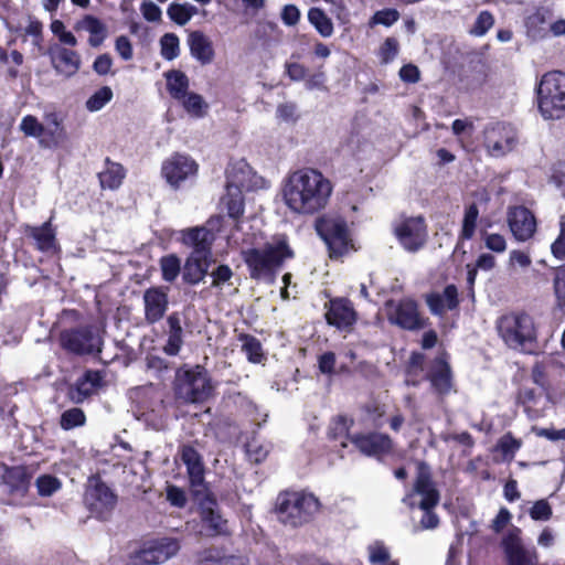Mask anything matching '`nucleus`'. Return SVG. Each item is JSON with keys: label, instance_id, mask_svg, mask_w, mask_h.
I'll return each instance as SVG.
<instances>
[{"label": "nucleus", "instance_id": "obj_1", "mask_svg": "<svg viewBox=\"0 0 565 565\" xmlns=\"http://www.w3.org/2000/svg\"><path fill=\"white\" fill-rule=\"evenodd\" d=\"M333 186L319 170L298 169L289 173L281 186L286 206L296 214L312 215L323 210L330 200Z\"/></svg>", "mask_w": 565, "mask_h": 565}, {"label": "nucleus", "instance_id": "obj_2", "mask_svg": "<svg viewBox=\"0 0 565 565\" xmlns=\"http://www.w3.org/2000/svg\"><path fill=\"white\" fill-rule=\"evenodd\" d=\"M242 256L253 279L270 282L281 264L294 257V250L287 236L279 234L273 236L263 248L243 249Z\"/></svg>", "mask_w": 565, "mask_h": 565}, {"label": "nucleus", "instance_id": "obj_3", "mask_svg": "<svg viewBox=\"0 0 565 565\" xmlns=\"http://www.w3.org/2000/svg\"><path fill=\"white\" fill-rule=\"evenodd\" d=\"M265 186V180L257 175L245 160L232 162L227 168L226 193L222 198V205L232 218H238L244 213V191H252Z\"/></svg>", "mask_w": 565, "mask_h": 565}, {"label": "nucleus", "instance_id": "obj_4", "mask_svg": "<svg viewBox=\"0 0 565 565\" xmlns=\"http://www.w3.org/2000/svg\"><path fill=\"white\" fill-rule=\"evenodd\" d=\"M438 501L439 493L430 480L428 467L419 462L414 490L404 498V502L411 508L418 507L423 510L424 514L420 520L422 530H433L438 526L439 519L437 514L433 512V508L437 505Z\"/></svg>", "mask_w": 565, "mask_h": 565}, {"label": "nucleus", "instance_id": "obj_5", "mask_svg": "<svg viewBox=\"0 0 565 565\" xmlns=\"http://www.w3.org/2000/svg\"><path fill=\"white\" fill-rule=\"evenodd\" d=\"M497 329L503 342L513 350L531 353L536 343V328L527 313H510L498 320Z\"/></svg>", "mask_w": 565, "mask_h": 565}, {"label": "nucleus", "instance_id": "obj_6", "mask_svg": "<svg viewBox=\"0 0 565 565\" xmlns=\"http://www.w3.org/2000/svg\"><path fill=\"white\" fill-rule=\"evenodd\" d=\"M537 106L546 120L565 116V73L554 71L543 75L537 87Z\"/></svg>", "mask_w": 565, "mask_h": 565}, {"label": "nucleus", "instance_id": "obj_7", "mask_svg": "<svg viewBox=\"0 0 565 565\" xmlns=\"http://www.w3.org/2000/svg\"><path fill=\"white\" fill-rule=\"evenodd\" d=\"M316 230L328 246L331 258H340L356 249L351 231L340 216L324 215L318 218Z\"/></svg>", "mask_w": 565, "mask_h": 565}, {"label": "nucleus", "instance_id": "obj_8", "mask_svg": "<svg viewBox=\"0 0 565 565\" xmlns=\"http://www.w3.org/2000/svg\"><path fill=\"white\" fill-rule=\"evenodd\" d=\"M319 502L310 493L285 492L278 495L276 512L284 524L298 526L318 511Z\"/></svg>", "mask_w": 565, "mask_h": 565}, {"label": "nucleus", "instance_id": "obj_9", "mask_svg": "<svg viewBox=\"0 0 565 565\" xmlns=\"http://www.w3.org/2000/svg\"><path fill=\"white\" fill-rule=\"evenodd\" d=\"M213 390L209 373L198 365L179 374L175 394L185 403H203L212 395Z\"/></svg>", "mask_w": 565, "mask_h": 565}, {"label": "nucleus", "instance_id": "obj_10", "mask_svg": "<svg viewBox=\"0 0 565 565\" xmlns=\"http://www.w3.org/2000/svg\"><path fill=\"white\" fill-rule=\"evenodd\" d=\"M198 169L194 159L185 153L175 152L162 162L161 174L171 188L179 189L195 179Z\"/></svg>", "mask_w": 565, "mask_h": 565}, {"label": "nucleus", "instance_id": "obj_11", "mask_svg": "<svg viewBox=\"0 0 565 565\" xmlns=\"http://www.w3.org/2000/svg\"><path fill=\"white\" fill-rule=\"evenodd\" d=\"M63 349L75 354H92L100 352L103 339L95 327H81L65 330L60 337Z\"/></svg>", "mask_w": 565, "mask_h": 565}, {"label": "nucleus", "instance_id": "obj_12", "mask_svg": "<svg viewBox=\"0 0 565 565\" xmlns=\"http://www.w3.org/2000/svg\"><path fill=\"white\" fill-rule=\"evenodd\" d=\"M394 234L402 247L411 253L420 249L428 236L427 226L422 216L399 220L394 225Z\"/></svg>", "mask_w": 565, "mask_h": 565}, {"label": "nucleus", "instance_id": "obj_13", "mask_svg": "<svg viewBox=\"0 0 565 565\" xmlns=\"http://www.w3.org/2000/svg\"><path fill=\"white\" fill-rule=\"evenodd\" d=\"M385 312L388 321L406 330H416L424 327V319L418 312L417 303L411 299L387 300Z\"/></svg>", "mask_w": 565, "mask_h": 565}, {"label": "nucleus", "instance_id": "obj_14", "mask_svg": "<svg viewBox=\"0 0 565 565\" xmlns=\"http://www.w3.org/2000/svg\"><path fill=\"white\" fill-rule=\"evenodd\" d=\"M180 543L173 537H156L143 542L137 553V561L145 564L160 565L178 554Z\"/></svg>", "mask_w": 565, "mask_h": 565}, {"label": "nucleus", "instance_id": "obj_15", "mask_svg": "<svg viewBox=\"0 0 565 565\" xmlns=\"http://www.w3.org/2000/svg\"><path fill=\"white\" fill-rule=\"evenodd\" d=\"M516 143L515 130L505 124H493L484 130V146L491 157H502L512 151Z\"/></svg>", "mask_w": 565, "mask_h": 565}, {"label": "nucleus", "instance_id": "obj_16", "mask_svg": "<svg viewBox=\"0 0 565 565\" xmlns=\"http://www.w3.org/2000/svg\"><path fill=\"white\" fill-rule=\"evenodd\" d=\"M508 224L518 242H526L532 238L537 225L534 214L524 206H514L509 210Z\"/></svg>", "mask_w": 565, "mask_h": 565}, {"label": "nucleus", "instance_id": "obj_17", "mask_svg": "<svg viewBox=\"0 0 565 565\" xmlns=\"http://www.w3.org/2000/svg\"><path fill=\"white\" fill-rule=\"evenodd\" d=\"M49 55L55 72L64 77L75 75L81 67V56L76 51L55 45L50 49Z\"/></svg>", "mask_w": 565, "mask_h": 565}, {"label": "nucleus", "instance_id": "obj_18", "mask_svg": "<svg viewBox=\"0 0 565 565\" xmlns=\"http://www.w3.org/2000/svg\"><path fill=\"white\" fill-rule=\"evenodd\" d=\"M351 443L366 456H382L391 451L393 443L387 435L372 433L366 435H352Z\"/></svg>", "mask_w": 565, "mask_h": 565}, {"label": "nucleus", "instance_id": "obj_19", "mask_svg": "<svg viewBox=\"0 0 565 565\" xmlns=\"http://www.w3.org/2000/svg\"><path fill=\"white\" fill-rule=\"evenodd\" d=\"M326 318L329 324L338 329H347L355 322L356 312L348 299L337 298L330 300Z\"/></svg>", "mask_w": 565, "mask_h": 565}, {"label": "nucleus", "instance_id": "obj_20", "mask_svg": "<svg viewBox=\"0 0 565 565\" xmlns=\"http://www.w3.org/2000/svg\"><path fill=\"white\" fill-rule=\"evenodd\" d=\"M86 501L90 510L96 513L98 518H105V515L114 509L116 495L106 484L97 482L87 490Z\"/></svg>", "mask_w": 565, "mask_h": 565}, {"label": "nucleus", "instance_id": "obj_21", "mask_svg": "<svg viewBox=\"0 0 565 565\" xmlns=\"http://www.w3.org/2000/svg\"><path fill=\"white\" fill-rule=\"evenodd\" d=\"M143 305L146 321L156 323L163 318L168 310V295L161 288H149L143 292Z\"/></svg>", "mask_w": 565, "mask_h": 565}, {"label": "nucleus", "instance_id": "obj_22", "mask_svg": "<svg viewBox=\"0 0 565 565\" xmlns=\"http://www.w3.org/2000/svg\"><path fill=\"white\" fill-rule=\"evenodd\" d=\"M212 262V255L204 252H191L185 260L182 277L185 282L196 285L204 279Z\"/></svg>", "mask_w": 565, "mask_h": 565}, {"label": "nucleus", "instance_id": "obj_23", "mask_svg": "<svg viewBox=\"0 0 565 565\" xmlns=\"http://www.w3.org/2000/svg\"><path fill=\"white\" fill-rule=\"evenodd\" d=\"M100 382L102 376L98 372L87 371L68 387L67 396L73 403L81 404L96 391Z\"/></svg>", "mask_w": 565, "mask_h": 565}, {"label": "nucleus", "instance_id": "obj_24", "mask_svg": "<svg viewBox=\"0 0 565 565\" xmlns=\"http://www.w3.org/2000/svg\"><path fill=\"white\" fill-rule=\"evenodd\" d=\"M186 42L192 57L202 65L210 64L214 60L213 43L202 31L190 32Z\"/></svg>", "mask_w": 565, "mask_h": 565}, {"label": "nucleus", "instance_id": "obj_25", "mask_svg": "<svg viewBox=\"0 0 565 565\" xmlns=\"http://www.w3.org/2000/svg\"><path fill=\"white\" fill-rule=\"evenodd\" d=\"M25 233L34 239L39 250L47 254H54L58 250L56 234L51 220L41 226H28Z\"/></svg>", "mask_w": 565, "mask_h": 565}, {"label": "nucleus", "instance_id": "obj_26", "mask_svg": "<svg viewBox=\"0 0 565 565\" xmlns=\"http://www.w3.org/2000/svg\"><path fill=\"white\" fill-rule=\"evenodd\" d=\"M180 233L182 243L192 247V252L200 250L206 255H212L211 246L214 241V234L211 230L201 226L182 230Z\"/></svg>", "mask_w": 565, "mask_h": 565}, {"label": "nucleus", "instance_id": "obj_27", "mask_svg": "<svg viewBox=\"0 0 565 565\" xmlns=\"http://www.w3.org/2000/svg\"><path fill=\"white\" fill-rule=\"evenodd\" d=\"M428 379L434 392L440 397L450 394L454 390L450 367L443 359L435 361Z\"/></svg>", "mask_w": 565, "mask_h": 565}, {"label": "nucleus", "instance_id": "obj_28", "mask_svg": "<svg viewBox=\"0 0 565 565\" xmlns=\"http://www.w3.org/2000/svg\"><path fill=\"white\" fill-rule=\"evenodd\" d=\"M426 303L434 315H443L458 305V290L455 285H448L443 292H431L426 296Z\"/></svg>", "mask_w": 565, "mask_h": 565}, {"label": "nucleus", "instance_id": "obj_29", "mask_svg": "<svg viewBox=\"0 0 565 565\" xmlns=\"http://www.w3.org/2000/svg\"><path fill=\"white\" fill-rule=\"evenodd\" d=\"M181 459L186 466L190 483L193 488L202 487L204 481V467L199 452L192 447L182 448Z\"/></svg>", "mask_w": 565, "mask_h": 565}, {"label": "nucleus", "instance_id": "obj_30", "mask_svg": "<svg viewBox=\"0 0 565 565\" xmlns=\"http://www.w3.org/2000/svg\"><path fill=\"white\" fill-rule=\"evenodd\" d=\"M519 399L524 407V412L530 419H537L544 415L547 405V398L542 392H535L531 388H523L519 394Z\"/></svg>", "mask_w": 565, "mask_h": 565}, {"label": "nucleus", "instance_id": "obj_31", "mask_svg": "<svg viewBox=\"0 0 565 565\" xmlns=\"http://www.w3.org/2000/svg\"><path fill=\"white\" fill-rule=\"evenodd\" d=\"M46 126L40 139V146L45 148L57 147L65 139V130L56 113L45 114Z\"/></svg>", "mask_w": 565, "mask_h": 565}, {"label": "nucleus", "instance_id": "obj_32", "mask_svg": "<svg viewBox=\"0 0 565 565\" xmlns=\"http://www.w3.org/2000/svg\"><path fill=\"white\" fill-rule=\"evenodd\" d=\"M75 29L89 34L88 43L93 47L100 46L108 33L105 23L93 15H85L76 23Z\"/></svg>", "mask_w": 565, "mask_h": 565}, {"label": "nucleus", "instance_id": "obj_33", "mask_svg": "<svg viewBox=\"0 0 565 565\" xmlns=\"http://www.w3.org/2000/svg\"><path fill=\"white\" fill-rule=\"evenodd\" d=\"M126 177L124 167L109 159L105 161V168L98 173L100 186L103 189L116 190L118 189Z\"/></svg>", "mask_w": 565, "mask_h": 565}, {"label": "nucleus", "instance_id": "obj_34", "mask_svg": "<svg viewBox=\"0 0 565 565\" xmlns=\"http://www.w3.org/2000/svg\"><path fill=\"white\" fill-rule=\"evenodd\" d=\"M201 516L203 523L211 530V534H225L227 532V522L217 512L214 501L207 500L202 503Z\"/></svg>", "mask_w": 565, "mask_h": 565}, {"label": "nucleus", "instance_id": "obj_35", "mask_svg": "<svg viewBox=\"0 0 565 565\" xmlns=\"http://www.w3.org/2000/svg\"><path fill=\"white\" fill-rule=\"evenodd\" d=\"M2 482L9 492L24 493L28 489V477L22 468L2 467Z\"/></svg>", "mask_w": 565, "mask_h": 565}, {"label": "nucleus", "instance_id": "obj_36", "mask_svg": "<svg viewBox=\"0 0 565 565\" xmlns=\"http://www.w3.org/2000/svg\"><path fill=\"white\" fill-rule=\"evenodd\" d=\"M367 561L372 565H399L397 559H393L390 548L382 541H374L366 547Z\"/></svg>", "mask_w": 565, "mask_h": 565}, {"label": "nucleus", "instance_id": "obj_37", "mask_svg": "<svg viewBox=\"0 0 565 565\" xmlns=\"http://www.w3.org/2000/svg\"><path fill=\"white\" fill-rule=\"evenodd\" d=\"M166 78L168 92L174 99L180 100L185 97L189 88V78L184 73L170 71L166 73Z\"/></svg>", "mask_w": 565, "mask_h": 565}, {"label": "nucleus", "instance_id": "obj_38", "mask_svg": "<svg viewBox=\"0 0 565 565\" xmlns=\"http://www.w3.org/2000/svg\"><path fill=\"white\" fill-rule=\"evenodd\" d=\"M353 424V420L347 416H337L332 419L329 426V436L334 440H340L342 447H347V439L351 440L349 430Z\"/></svg>", "mask_w": 565, "mask_h": 565}, {"label": "nucleus", "instance_id": "obj_39", "mask_svg": "<svg viewBox=\"0 0 565 565\" xmlns=\"http://www.w3.org/2000/svg\"><path fill=\"white\" fill-rule=\"evenodd\" d=\"M168 17L179 25H185L195 14L198 8L191 3H171L167 10Z\"/></svg>", "mask_w": 565, "mask_h": 565}, {"label": "nucleus", "instance_id": "obj_40", "mask_svg": "<svg viewBox=\"0 0 565 565\" xmlns=\"http://www.w3.org/2000/svg\"><path fill=\"white\" fill-rule=\"evenodd\" d=\"M308 20L321 36L329 38L333 34L332 21L323 10L311 8L308 12Z\"/></svg>", "mask_w": 565, "mask_h": 565}, {"label": "nucleus", "instance_id": "obj_41", "mask_svg": "<svg viewBox=\"0 0 565 565\" xmlns=\"http://www.w3.org/2000/svg\"><path fill=\"white\" fill-rule=\"evenodd\" d=\"M179 102L182 103L185 111L195 118L204 117L209 108L204 98L196 93H188L185 97L181 98Z\"/></svg>", "mask_w": 565, "mask_h": 565}, {"label": "nucleus", "instance_id": "obj_42", "mask_svg": "<svg viewBox=\"0 0 565 565\" xmlns=\"http://www.w3.org/2000/svg\"><path fill=\"white\" fill-rule=\"evenodd\" d=\"M242 350L245 352L247 360L252 363H264L266 361V355L263 351L262 344L259 340L252 335H242Z\"/></svg>", "mask_w": 565, "mask_h": 565}, {"label": "nucleus", "instance_id": "obj_43", "mask_svg": "<svg viewBox=\"0 0 565 565\" xmlns=\"http://www.w3.org/2000/svg\"><path fill=\"white\" fill-rule=\"evenodd\" d=\"M521 447L522 440L513 437L511 433H507L498 440L495 450L501 454L502 460L512 461Z\"/></svg>", "mask_w": 565, "mask_h": 565}, {"label": "nucleus", "instance_id": "obj_44", "mask_svg": "<svg viewBox=\"0 0 565 565\" xmlns=\"http://www.w3.org/2000/svg\"><path fill=\"white\" fill-rule=\"evenodd\" d=\"M170 324V332L168 337V341L163 348V351L168 355H177L182 345V329L179 324V321L174 317H169L168 319Z\"/></svg>", "mask_w": 565, "mask_h": 565}, {"label": "nucleus", "instance_id": "obj_45", "mask_svg": "<svg viewBox=\"0 0 565 565\" xmlns=\"http://www.w3.org/2000/svg\"><path fill=\"white\" fill-rule=\"evenodd\" d=\"M113 96L111 88L103 86L86 100V109L90 113L99 111L113 99Z\"/></svg>", "mask_w": 565, "mask_h": 565}, {"label": "nucleus", "instance_id": "obj_46", "mask_svg": "<svg viewBox=\"0 0 565 565\" xmlns=\"http://www.w3.org/2000/svg\"><path fill=\"white\" fill-rule=\"evenodd\" d=\"M478 216H479L478 206L475 203L470 204L465 211V215H463V220H462V227H461V233H460L461 238L470 239L473 237V235L476 233V228H477Z\"/></svg>", "mask_w": 565, "mask_h": 565}, {"label": "nucleus", "instance_id": "obj_47", "mask_svg": "<svg viewBox=\"0 0 565 565\" xmlns=\"http://www.w3.org/2000/svg\"><path fill=\"white\" fill-rule=\"evenodd\" d=\"M161 55L167 61L177 58L180 54V41L174 33H166L160 39Z\"/></svg>", "mask_w": 565, "mask_h": 565}, {"label": "nucleus", "instance_id": "obj_48", "mask_svg": "<svg viewBox=\"0 0 565 565\" xmlns=\"http://www.w3.org/2000/svg\"><path fill=\"white\" fill-rule=\"evenodd\" d=\"M86 416L81 408H70L61 415L60 425L64 430H71L85 424Z\"/></svg>", "mask_w": 565, "mask_h": 565}, {"label": "nucleus", "instance_id": "obj_49", "mask_svg": "<svg viewBox=\"0 0 565 565\" xmlns=\"http://www.w3.org/2000/svg\"><path fill=\"white\" fill-rule=\"evenodd\" d=\"M160 267L163 280L172 282L180 274L181 262L175 255H168L161 258Z\"/></svg>", "mask_w": 565, "mask_h": 565}, {"label": "nucleus", "instance_id": "obj_50", "mask_svg": "<svg viewBox=\"0 0 565 565\" xmlns=\"http://www.w3.org/2000/svg\"><path fill=\"white\" fill-rule=\"evenodd\" d=\"M20 130L26 137L41 138L44 134V125L35 116L26 115L21 119Z\"/></svg>", "mask_w": 565, "mask_h": 565}, {"label": "nucleus", "instance_id": "obj_51", "mask_svg": "<svg viewBox=\"0 0 565 565\" xmlns=\"http://www.w3.org/2000/svg\"><path fill=\"white\" fill-rule=\"evenodd\" d=\"M38 492L42 497H50L61 488V482L57 478L44 475L36 479Z\"/></svg>", "mask_w": 565, "mask_h": 565}, {"label": "nucleus", "instance_id": "obj_52", "mask_svg": "<svg viewBox=\"0 0 565 565\" xmlns=\"http://www.w3.org/2000/svg\"><path fill=\"white\" fill-rule=\"evenodd\" d=\"M529 514L534 521H548L553 515V511L547 500L541 499L532 504Z\"/></svg>", "mask_w": 565, "mask_h": 565}, {"label": "nucleus", "instance_id": "obj_53", "mask_svg": "<svg viewBox=\"0 0 565 565\" xmlns=\"http://www.w3.org/2000/svg\"><path fill=\"white\" fill-rule=\"evenodd\" d=\"M210 275L212 277V287L222 289L225 285H230L233 270L227 265H218Z\"/></svg>", "mask_w": 565, "mask_h": 565}, {"label": "nucleus", "instance_id": "obj_54", "mask_svg": "<svg viewBox=\"0 0 565 565\" xmlns=\"http://www.w3.org/2000/svg\"><path fill=\"white\" fill-rule=\"evenodd\" d=\"M399 19V12L396 9H383L376 11L370 21V25L391 26Z\"/></svg>", "mask_w": 565, "mask_h": 565}, {"label": "nucleus", "instance_id": "obj_55", "mask_svg": "<svg viewBox=\"0 0 565 565\" xmlns=\"http://www.w3.org/2000/svg\"><path fill=\"white\" fill-rule=\"evenodd\" d=\"M51 31L55 36H57L61 43L70 46H75L77 44L75 35L71 31L66 30L65 24L61 20H54L51 23Z\"/></svg>", "mask_w": 565, "mask_h": 565}, {"label": "nucleus", "instance_id": "obj_56", "mask_svg": "<svg viewBox=\"0 0 565 565\" xmlns=\"http://www.w3.org/2000/svg\"><path fill=\"white\" fill-rule=\"evenodd\" d=\"M532 259L527 252L522 249H512L509 253L508 266L511 269H515L520 267L522 269H526L531 266Z\"/></svg>", "mask_w": 565, "mask_h": 565}, {"label": "nucleus", "instance_id": "obj_57", "mask_svg": "<svg viewBox=\"0 0 565 565\" xmlns=\"http://www.w3.org/2000/svg\"><path fill=\"white\" fill-rule=\"evenodd\" d=\"M268 447L253 439L246 445V454L250 461L259 463L264 461L268 455Z\"/></svg>", "mask_w": 565, "mask_h": 565}, {"label": "nucleus", "instance_id": "obj_58", "mask_svg": "<svg viewBox=\"0 0 565 565\" xmlns=\"http://www.w3.org/2000/svg\"><path fill=\"white\" fill-rule=\"evenodd\" d=\"M494 19L489 11H481L477 17L471 33L477 36L484 35L493 25Z\"/></svg>", "mask_w": 565, "mask_h": 565}, {"label": "nucleus", "instance_id": "obj_59", "mask_svg": "<svg viewBox=\"0 0 565 565\" xmlns=\"http://www.w3.org/2000/svg\"><path fill=\"white\" fill-rule=\"evenodd\" d=\"M214 554H216L215 551H207L204 555V562L206 565H244V562L239 557H216Z\"/></svg>", "mask_w": 565, "mask_h": 565}, {"label": "nucleus", "instance_id": "obj_60", "mask_svg": "<svg viewBox=\"0 0 565 565\" xmlns=\"http://www.w3.org/2000/svg\"><path fill=\"white\" fill-rule=\"evenodd\" d=\"M398 53V42L394 38H387L380 49L382 62L388 63L395 58Z\"/></svg>", "mask_w": 565, "mask_h": 565}, {"label": "nucleus", "instance_id": "obj_61", "mask_svg": "<svg viewBox=\"0 0 565 565\" xmlns=\"http://www.w3.org/2000/svg\"><path fill=\"white\" fill-rule=\"evenodd\" d=\"M559 235L551 246L552 254L558 259H565V216H561Z\"/></svg>", "mask_w": 565, "mask_h": 565}, {"label": "nucleus", "instance_id": "obj_62", "mask_svg": "<svg viewBox=\"0 0 565 565\" xmlns=\"http://www.w3.org/2000/svg\"><path fill=\"white\" fill-rule=\"evenodd\" d=\"M483 241L486 247L494 253H503L507 249V241L501 234H486Z\"/></svg>", "mask_w": 565, "mask_h": 565}, {"label": "nucleus", "instance_id": "obj_63", "mask_svg": "<svg viewBox=\"0 0 565 565\" xmlns=\"http://www.w3.org/2000/svg\"><path fill=\"white\" fill-rule=\"evenodd\" d=\"M167 500L177 508H183L186 503L184 491L175 486L167 488Z\"/></svg>", "mask_w": 565, "mask_h": 565}, {"label": "nucleus", "instance_id": "obj_64", "mask_svg": "<svg viewBox=\"0 0 565 565\" xmlns=\"http://www.w3.org/2000/svg\"><path fill=\"white\" fill-rule=\"evenodd\" d=\"M554 289L557 300L561 305L565 306V267L556 273Z\"/></svg>", "mask_w": 565, "mask_h": 565}]
</instances>
